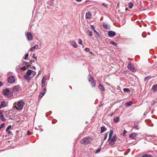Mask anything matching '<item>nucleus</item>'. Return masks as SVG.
<instances>
[{"instance_id":"obj_1","label":"nucleus","mask_w":157,"mask_h":157,"mask_svg":"<svg viewBox=\"0 0 157 157\" xmlns=\"http://www.w3.org/2000/svg\"><path fill=\"white\" fill-rule=\"evenodd\" d=\"M91 138L90 136H87L83 138L81 141V143L83 144L87 145L91 143Z\"/></svg>"},{"instance_id":"obj_2","label":"nucleus","mask_w":157,"mask_h":157,"mask_svg":"<svg viewBox=\"0 0 157 157\" xmlns=\"http://www.w3.org/2000/svg\"><path fill=\"white\" fill-rule=\"evenodd\" d=\"M33 70L31 69L28 70L26 72V74L23 76L24 78L27 80L28 82L31 80V78L29 76L32 74Z\"/></svg>"},{"instance_id":"obj_3","label":"nucleus","mask_w":157,"mask_h":157,"mask_svg":"<svg viewBox=\"0 0 157 157\" xmlns=\"http://www.w3.org/2000/svg\"><path fill=\"white\" fill-rule=\"evenodd\" d=\"M3 93L5 96H6L8 98L11 97L13 94V93L8 88L4 89L3 90Z\"/></svg>"},{"instance_id":"obj_4","label":"nucleus","mask_w":157,"mask_h":157,"mask_svg":"<svg viewBox=\"0 0 157 157\" xmlns=\"http://www.w3.org/2000/svg\"><path fill=\"white\" fill-rule=\"evenodd\" d=\"M127 68L129 70L132 72H135L136 71V69L135 68L133 65L131 64V63L130 62H128V64L127 66Z\"/></svg>"},{"instance_id":"obj_5","label":"nucleus","mask_w":157,"mask_h":157,"mask_svg":"<svg viewBox=\"0 0 157 157\" xmlns=\"http://www.w3.org/2000/svg\"><path fill=\"white\" fill-rule=\"evenodd\" d=\"M88 78L89 79V81L90 82V83L91 84L92 86L93 87H95L96 83L93 78H92L91 75H89L88 76Z\"/></svg>"},{"instance_id":"obj_6","label":"nucleus","mask_w":157,"mask_h":157,"mask_svg":"<svg viewBox=\"0 0 157 157\" xmlns=\"http://www.w3.org/2000/svg\"><path fill=\"white\" fill-rule=\"evenodd\" d=\"M7 81L9 83H13L15 81V78L13 76H10L8 78Z\"/></svg>"},{"instance_id":"obj_7","label":"nucleus","mask_w":157,"mask_h":157,"mask_svg":"<svg viewBox=\"0 0 157 157\" xmlns=\"http://www.w3.org/2000/svg\"><path fill=\"white\" fill-rule=\"evenodd\" d=\"M13 90L14 92L17 93L21 90V88L19 85L15 86L13 88Z\"/></svg>"},{"instance_id":"obj_8","label":"nucleus","mask_w":157,"mask_h":157,"mask_svg":"<svg viewBox=\"0 0 157 157\" xmlns=\"http://www.w3.org/2000/svg\"><path fill=\"white\" fill-rule=\"evenodd\" d=\"M28 40H32L33 37L32 34L30 32H28L26 35Z\"/></svg>"},{"instance_id":"obj_9","label":"nucleus","mask_w":157,"mask_h":157,"mask_svg":"<svg viewBox=\"0 0 157 157\" xmlns=\"http://www.w3.org/2000/svg\"><path fill=\"white\" fill-rule=\"evenodd\" d=\"M108 34L110 37H113L116 35V33L115 32L111 30L108 32Z\"/></svg>"},{"instance_id":"obj_10","label":"nucleus","mask_w":157,"mask_h":157,"mask_svg":"<svg viewBox=\"0 0 157 157\" xmlns=\"http://www.w3.org/2000/svg\"><path fill=\"white\" fill-rule=\"evenodd\" d=\"M8 103L4 101H2L0 105V109L2 108L5 107L7 106Z\"/></svg>"},{"instance_id":"obj_11","label":"nucleus","mask_w":157,"mask_h":157,"mask_svg":"<svg viewBox=\"0 0 157 157\" xmlns=\"http://www.w3.org/2000/svg\"><path fill=\"white\" fill-rule=\"evenodd\" d=\"M24 103L23 102H19L17 103V105L19 108L20 109H22L23 107Z\"/></svg>"},{"instance_id":"obj_12","label":"nucleus","mask_w":157,"mask_h":157,"mask_svg":"<svg viewBox=\"0 0 157 157\" xmlns=\"http://www.w3.org/2000/svg\"><path fill=\"white\" fill-rule=\"evenodd\" d=\"M0 119L3 122H5L6 120V119L4 118L2 111H0Z\"/></svg>"},{"instance_id":"obj_13","label":"nucleus","mask_w":157,"mask_h":157,"mask_svg":"<svg viewBox=\"0 0 157 157\" xmlns=\"http://www.w3.org/2000/svg\"><path fill=\"white\" fill-rule=\"evenodd\" d=\"M137 135V133L134 132L130 134L129 136V137L132 139H135V138Z\"/></svg>"},{"instance_id":"obj_14","label":"nucleus","mask_w":157,"mask_h":157,"mask_svg":"<svg viewBox=\"0 0 157 157\" xmlns=\"http://www.w3.org/2000/svg\"><path fill=\"white\" fill-rule=\"evenodd\" d=\"M91 14L90 12L86 13V18L87 19H90L91 18Z\"/></svg>"},{"instance_id":"obj_15","label":"nucleus","mask_w":157,"mask_h":157,"mask_svg":"<svg viewBox=\"0 0 157 157\" xmlns=\"http://www.w3.org/2000/svg\"><path fill=\"white\" fill-rule=\"evenodd\" d=\"M103 25L104 27L106 29H110V25H107L105 23H103Z\"/></svg>"},{"instance_id":"obj_16","label":"nucleus","mask_w":157,"mask_h":157,"mask_svg":"<svg viewBox=\"0 0 157 157\" xmlns=\"http://www.w3.org/2000/svg\"><path fill=\"white\" fill-rule=\"evenodd\" d=\"M71 45L75 48H77L78 47V46L76 43L74 41L71 42Z\"/></svg>"},{"instance_id":"obj_17","label":"nucleus","mask_w":157,"mask_h":157,"mask_svg":"<svg viewBox=\"0 0 157 157\" xmlns=\"http://www.w3.org/2000/svg\"><path fill=\"white\" fill-rule=\"evenodd\" d=\"M38 46L37 45H36L32 47L30 49V50L31 51H33L35 49H37L38 48Z\"/></svg>"},{"instance_id":"obj_18","label":"nucleus","mask_w":157,"mask_h":157,"mask_svg":"<svg viewBox=\"0 0 157 157\" xmlns=\"http://www.w3.org/2000/svg\"><path fill=\"white\" fill-rule=\"evenodd\" d=\"M152 89L155 92L157 91V84L154 85L152 88Z\"/></svg>"},{"instance_id":"obj_19","label":"nucleus","mask_w":157,"mask_h":157,"mask_svg":"<svg viewBox=\"0 0 157 157\" xmlns=\"http://www.w3.org/2000/svg\"><path fill=\"white\" fill-rule=\"evenodd\" d=\"M113 130H111L110 131V132H109V139L108 140V141H109V140L111 138V137L113 135Z\"/></svg>"},{"instance_id":"obj_20","label":"nucleus","mask_w":157,"mask_h":157,"mask_svg":"<svg viewBox=\"0 0 157 157\" xmlns=\"http://www.w3.org/2000/svg\"><path fill=\"white\" fill-rule=\"evenodd\" d=\"M120 118L118 117H115L113 119V122L115 123H117L119 121Z\"/></svg>"},{"instance_id":"obj_21","label":"nucleus","mask_w":157,"mask_h":157,"mask_svg":"<svg viewBox=\"0 0 157 157\" xmlns=\"http://www.w3.org/2000/svg\"><path fill=\"white\" fill-rule=\"evenodd\" d=\"M106 130V128L105 127H101V132L103 133Z\"/></svg>"},{"instance_id":"obj_22","label":"nucleus","mask_w":157,"mask_h":157,"mask_svg":"<svg viewBox=\"0 0 157 157\" xmlns=\"http://www.w3.org/2000/svg\"><path fill=\"white\" fill-rule=\"evenodd\" d=\"M98 88L101 91H103L105 90V89L104 87L103 86H102L101 84H100L99 85Z\"/></svg>"},{"instance_id":"obj_23","label":"nucleus","mask_w":157,"mask_h":157,"mask_svg":"<svg viewBox=\"0 0 157 157\" xmlns=\"http://www.w3.org/2000/svg\"><path fill=\"white\" fill-rule=\"evenodd\" d=\"M141 157H153L151 155L148 154H145L142 155Z\"/></svg>"},{"instance_id":"obj_24","label":"nucleus","mask_w":157,"mask_h":157,"mask_svg":"<svg viewBox=\"0 0 157 157\" xmlns=\"http://www.w3.org/2000/svg\"><path fill=\"white\" fill-rule=\"evenodd\" d=\"M128 7L130 9H132L133 6V4L131 2H130L128 4Z\"/></svg>"},{"instance_id":"obj_25","label":"nucleus","mask_w":157,"mask_h":157,"mask_svg":"<svg viewBox=\"0 0 157 157\" xmlns=\"http://www.w3.org/2000/svg\"><path fill=\"white\" fill-rule=\"evenodd\" d=\"M135 126L133 127V128L136 130H138L139 129L138 124H134Z\"/></svg>"},{"instance_id":"obj_26","label":"nucleus","mask_w":157,"mask_h":157,"mask_svg":"<svg viewBox=\"0 0 157 157\" xmlns=\"http://www.w3.org/2000/svg\"><path fill=\"white\" fill-rule=\"evenodd\" d=\"M132 103L131 101L127 102L125 103V105L126 106H130L132 105Z\"/></svg>"},{"instance_id":"obj_27","label":"nucleus","mask_w":157,"mask_h":157,"mask_svg":"<svg viewBox=\"0 0 157 157\" xmlns=\"http://www.w3.org/2000/svg\"><path fill=\"white\" fill-rule=\"evenodd\" d=\"M45 92H41L39 95V97L41 98L45 94Z\"/></svg>"},{"instance_id":"obj_28","label":"nucleus","mask_w":157,"mask_h":157,"mask_svg":"<svg viewBox=\"0 0 157 157\" xmlns=\"http://www.w3.org/2000/svg\"><path fill=\"white\" fill-rule=\"evenodd\" d=\"M123 91L124 92H126L127 93H129L130 92V90L129 89L127 88H124L123 89Z\"/></svg>"},{"instance_id":"obj_29","label":"nucleus","mask_w":157,"mask_h":157,"mask_svg":"<svg viewBox=\"0 0 157 157\" xmlns=\"http://www.w3.org/2000/svg\"><path fill=\"white\" fill-rule=\"evenodd\" d=\"M116 138V135H115L113 136L112 138L110 139V140H112V141H115V140Z\"/></svg>"},{"instance_id":"obj_30","label":"nucleus","mask_w":157,"mask_h":157,"mask_svg":"<svg viewBox=\"0 0 157 157\" xmlns=\"http://www.w3.org/2000/svg\"><path fill=\"white\" fill-rule=\"evenodd\" d=\"M109 140V144L111 145H113L114 144L115 141H112V140Z\"/></svg>"},{"instance_id":"obj_31","label":"nucleus","mask_w":157,"mask_h":157,"mask_svg":"<svg viewBox=\"0 0 157 157\" xmlns=\"http://www.w3.org/2000/svg\"><path fill=\"white\" fill-rule=\"evenodd\" d=\"M110 43L113 44V45H115V46H117V44L115 43L113 41H111L110 42Z\"/></svg>"},{"instance_id":"obj_32","label":"nucleus","mask_w":157,"mask_h":157,"mask_svg":"<svg viewBox=\"0 0 157 157\" xmlns=\"http://www.w3.org/2000/svg\"><path fill=\"white\" fill-rule=\"evenodd\" d=\"M78 44L81 45H82V40L81 39H79L78 40Z\"/></svg>"},{"instance_id":"obj_33","label":"nucleus","mask_w":157,"mask_h":157,"mask_svg":"<svg viewBox=\"0 0 157 157\" xmlns=\"http://www.w3.org/2000/svg\"><path fill=\"white\" fill-rule=\"evenodd\" d=\"M20 69H21V70H22L24 71L27 69V67H26V66H24L22 67H21V68Z\"/></svg>"},{"instance_id":"obj_34","label":"nucleus","mask_w":157,"mask_h":157,"mask_svg":"<svg viewBox=\"0 0 157 157\" xmlns=\"http://www.w3.org/2000/svg\"><path fill=\"white\" fill-rule=\"evenodd\" d=\"M46 80L45 78H44V77H43L41 83H44L45 82Z\"/></svg>"},{"instance_id":"obj_35","label":"nucleus","mask_w":157,"mask_h":157,"mask_svg":"<svg viewBox=\"0 0 157 157\" xmlns=\"http://www.w3.org/2000/svg\"><path fill=\"white\" fill-rule=\"evenodd\" d=\"M150 77H151V76H148L145 77L144 78V81H145L147 79L150 78Z\"/></svg>"},{"instance_id":"obj_36","label":"nucleus","mask_w":157,"mask_h":157,"mask_svg":"<svg viewBox=\"0 0 157 157\" xmlns=\"http://www.w3.org/2000/svg\"><path fill=\"white\" fill-rule=\"evenodd\" d=\"M24 64H25V65L28 67H29V65H30L29 63L27 62H24Z\"/></svg>"},{"instance_id":"obj_37","label":"nucleus","mask_w":157,"mask_h":157,"mask_svg":"<svg viewBox=\"0 0 157 157\" xmlns=\"http://www.w3.org/2000/svg\"><path fill=\"white\" fill-rule=\"evenodd\" d=\"M29 55V54H28V53L26 54L25 55V57L24 58V59L25 60H27V59L28 58Z\"/></svg>"},{"instance_id":"obj_38","label":"nucleus","mask_w":157,"mask_h":157,"mask_svg":"<svg viewBox=\"0 0 157 157\" xmlns=\"http://www.w3.org/2000/svg\"><path fill=\"white\" fill-rule=\"evenodd\" d=\"M101 149V147L99 148L98 150H96L95 151V154H97V153H98V152H99L100 151Z\"/></svg>"},{"instance_id":"obj_39","label":"nucleus","mask_w":157,"mask_h":157,"mask_svg":"<svg viewBox=\"0 0 157 157\" xmlns=\"http://www.w3.org/2000/svg\"><path fill=\"white\" fill-rule=\"evenodd\" d=\"M90 27L91 28H92L93 30L94 31V32H95V31H96L93 25H91Z\"/></svg>"},{"instance_id":"obj_40","label":"nucleus","mask_w":157,"mask_h":157,"mask_svg":"<svg viewBox=\"0 0 157 157\" xmlns=\"http://www.w3.org/2000/svg\"><path fill=\"white\" fill-rule=\"evenodd\" d=\"M93 33L91 31L89 32V34L88 35L89 36H91L92 35Z\"/></svg>"},{"instance_id":"obj_41","label":"nucleus","mask_w":157,"mask_h":157,"mask_svg":"<svg viewBox=\"0 0 157 157\" xmlns=\"http://www.w3.org/2000/svg\"><path fill=\"white\" fill-rule=\"evenodd\" d=\"M96 33V35L98 36V37L99 38L100 37V36L99 34V33L98 32H97L96 31H95V32Z\"/></svg>"},{"instance_id":"obj_42","label":"nucleus","mask_w":157,"mask_h":157,"mask_svg":"<svg viewBox=\"0 0 157 157\" xmlns=\"http://www.w3.org/2000/svg\"><path fill=\"white\" fill-rule=\"evenodd\" d=\"M127 131L124 130V132H123V136H124L125 135V134L127 133Z\"/></svg>"},{"instance_id":"obj_43","label":"nucleus","mask_w":157,"mask_h":157,"mask_svg":"<svg viewBox=\"0 0 157 157\" xmlns=\"http://www.w3.org/2000/svg\"><path fill=\"white\" fill-rule=\"evenodd\" d=\"M90 50V49L89 48H85V51L86 52H89Z\"/></svg>"},{"instance_id":"obj_44","label":"nucleus","mask_w":157,"mask_h":157,"mask_svg":"<svg viewBox=\"0 0 157 157\" xmlns=\"http://www.w3.org/2000/svg\"><path fill=\"white\" fill-rule=\"evenodd\" d=\"M5 126V124L4 123H2L1 126H0V129L1 128H3Z\"/></svg>"},{"instance_id":"obj_45","label":"nucleus","mask_w":157,"mask_h":157,"mask_svg":"<svg viewBox=\"0 0 157 157\" xmlns=\"http://www.w3.org/2000/svg\"><path fill=\"white\" fill-rule=\"evenodd\" d=\"M155 103V101H153L151 103V105H153Z\"/></svg>"},{"instance_id":"obj_46","label":"nucleus","mask_w":157,"mask_h":157,"mask_svg":"<svg viewBox=\"0 0 157 157\" xmlns=\"http://www.w3.org/2000/svg\"><path fill=\"white\" fill-rule=\"evenodd\" d=\"M35 54H33V56H32V58L33 59H36V57L35 56Z\"/></svg>"},{"instance_id":"obj_47","label":"nucleus","mask_w":157,"mask_h":157,"mask_svg":"<svg viewBox=\"0 0 157 157\" xmlns=\"http://www.w3.org/2000/svg\"><path fill=\"white\" fill-rule=\"evenodd\" d=\"M107 134H106L105 135V136H104V140H105L106 139V138H107Z\"/></svg>"},{"instance_id":"obj_48","label":"nucleus","mask_w":157,"mask_h":157,"mask_svg":"<svg viewBox=\"0 0 157 157\" xmlns=\"http://www.w3.org/2000/svg\"><path fill=\"white\" fill-rule=\"evenodd\" d=\"M32 74L33 76H35L36 74V72L35 71H33Z\"/></svg>"},{"instance_id":"obj_49","label":"nucleus","mask_w":157,"mask_h":157,"mask_svg":"<svg viewBox=\"0 0 157 157\" xmlns=\"http://www.w3.org/2000/svg\"><path fill=\"white\" fill-rule=\"evenodd\" d=\"M38 129L39 130L40 132H41L43 131V129L40 126L38 127Z\"/></svg>"},{"instance_id":"obj_50","label":"nucleus","mask_w":157,"mask_h":157,"mask_svg":"<svg viewBox=\"0 0 157 157\" xmlns=\"http://www.w3.org/2000/svg\"><path fill=\"white\" fill-rule=\"evenodd\" d=\"M4 85V84L1 81H0V87L3 86Z\"/></svg>"},{"instance_id":"obj_51","label":"nucleus","mask_w":157,"mask_h":157,"mask_svg":"<svg viewBox=\"0 0 157 157\" xmlns=\"http://www.w3.org/2000/svg\"><path fill=\"white\" fill-rule=\"evenodd\" d=\"M114 114L113 112L111 113L109 115H108V116H112Z\"/></svg>"},{"instance_id":"obj_52","label":"nucleus","mask_w":157,"mask_h":157,"mask_svg":"<svg viewBox=\"0 0 157 157\" xmlns=\"http://www.w3.org/2000/svg\"><path fill=\"white\" fill-rule=\"evenodd\" d=\"M11 125H9L8 126L7 128V129L9 130L11 128Z\"/></svg>"},{"instance_id":"obj_53","label":"nucleus","mask_w":157,"mask_h":157,"mask_svg":"<svg viewBox=\"0 0 157 157\" xmlns=\"http://www.w3.org/2000/svg\"><path fill=\"white\" fill-rule=\"evenodd\" d=\"M102 5H103V6H105V7H107V5H106V4L105 3H103L102 4Z\"/></svg>"},{"instance_id":"obj_54","label":"nucleus","mask_w":157,"mask_h":157,"mask_svg":"<svg viewBox=\"0 0 157 157\" xmlns=\"http://www.w3.org/2000/svg\"><path fill=\"white\" fill-rule=\"evenodd\" d=\"M8 134L10 135H12V133L11 131H8Z\"/></svg>"},{"instance_id":"obj_55","label":"nucleus","mask_w":157,"mask_h":157,"mask_svg":"<svg viewBox=\"0 0 157 157\" xmlns=\"http://www.w3.org/2000/svg\"><path fill=\"white\" fill-rule=\"evenodd\" d=\"M43 91H44V92H45V93L46 92V89L45 88H44L43 89Z\"/></svg>"},{"instance_id":"obj_56","label":"nucleus","mask_w":157,"mask_h":157,"mask_svg":"<svg viewBox=\"0 0 157 157\" xmlns=\"http://www.w3.org/2000/svg\"><path fill=\"white\" fill-rule=\"evenodd\" d=\"M44 83H41V87L42 88H43L44 87Z\"/></svg>"},{"instance_id":"obj_57","label":"nucleus","mask_w":157,"mask_h":157,"mask_svg":"<svg viewBox=\"0 0 157 157\" xmlns=\"http://www.w3.org/2000/svg\"><path fill=\"white\" fill-rule=\"evenodd\" d=\"M32 69H33L35 70L36 69V68L34 66H33L32 67Z\"/></svg>"},{"instance_id":"obj_58","label":"nucleus","mask_w":157,"mask_h":157,"mask_svg":"<svg viewBox=\"0 0 157 157\" xmlns=\"http://www.w3.org/2000/svg\"><path fill=\"white\" fill-rule=\"evenodd\" d=\"M82 0H76V1L78 2H81Z\"/></svg>"},{"instance_id":"obj_59","label":"nucleus","mask_w":157,"mask_h":157,"mask_svg":"<svg viewBox=\"0 0 157 157\" xmlns=\"http://www.w3.org/2000/svg\"><path fill=\"white\" fill-rule=\"evenodd\" d=\"M8 130H9L8 129H7V128H6V131L7 132H8V131H9Z\"/></svg>"},{"instance_id":"obj_60","label":"nucleus","mask_w":157,"mask_h":157,"mask_svg":"<svg viewBox=\"0 0 157 157\" xmlns=\"http://www.w3.org/2000/svg\"><path fill=\"white\" fill-rule=\"evenodd\" d=\"M103 105L102 104H101V105H100L99 106V107H101Z\"/></svg>"},{"instance_id":"obj_61","label":"nucleus","mask_w":157,"mask_h":157,"mask_svg":"<svg viewBox=\"0 0 157 157\" xmlns=\"http://www.w3.org/2000/svg\"><path fill=\"white\" fill-rule=\"evenodd\" d=\"M30 132L29 130H28V131H27V133L28 134H29V133Z\"/></svg>"},{"instance_id":"obj_62","label":"nucleus","mask_w":157,"mask_h":157,"mask_svg":"<svg viewBox=\"0 0 157 157\" xmlns=\"http://www.w3.org/2000/svg\"><path fill=\"white\" fill-rule=\"evenodd\" d=\"M86 124H87L88 123V122H87V121H86Z\"/></svg>"},{"instance_id":"obj_63","label":"nucleus","mask_w":157,"mask_h":157,"mask_svg":"<svg viewBox=\"0 0 157 157\" xmlns=\"http://www.w3.org/2000/svg\"><path fill=\"white\" fill-rule=\"evenodd\" d=\"M125 10H128V9L126 8Z\"/></svg>"},{"instance_id":"obj_64","label":"nucleus","mask_w":157,"mask_h":157,"mask_svg":"<svg viewBox=\"0 0 157 157\" xmlns=\"http://www.w3.org/2000/svg\"><path fill=\"white\" fill-rule=\"evenodd\" d=\"M40 71H39V73H38V74H39V73H40Z\"/></svg>"}]
</instances>
